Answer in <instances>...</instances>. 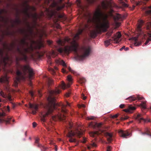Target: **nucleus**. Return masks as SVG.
I'll use <instances>...</instances> for the list:
<instances>
[{"mask_svg":"<svg viewBox=\"0 0 151 151\" xmlns=\"http://www.w3.org/2000/svg\"><path fill=\"white\" fill-rule=\"evenodd\" d=\"M43 44L41 42H40L37 44L35 47H34L32 45L28 48H24L23 51L21 50L20 48L18 47L16 49V50L18 53L22 56L21 58H18L16 57V64L18 67H19L21 71L18 69L17 70L16 74L17 77L16 80L14 81V82L16 84H17L18 82H19L20 80H24L26 78V76L27 72L29 73V79H31L32 78L34 73L32 69L28 65H20L19 61L20 60H24L25 62L27 61L28 57L26 53H29L32 57L33 55L32 53V52L35 49H40L42 46Z\"/></svg>","mask_w":151,"mask_h":151,"instance_id":"1","label":"nucleus"},{"mask_svg":"<svg viewBox=\"0 0 151 151\" xmlns=\"http://www.w3.org/2000/svg\"><path fill=\"white\" fill-rule=\"evenodd\" d=\"M88 22H91L96 25V29L90 32V35L92 38H95L97 34L102 32H106L109 27V23L108 19V15L103 13L99 7L94 13L93 17L91 18L89 14Z\"/></svg>","mask_w":151,"mask_h":151,"instance_id":"2","label":"nucleus"},{"mask_svg":"<svg viewBox=\"0 0 151 151\" xmlns=\"http://www.w3.org/2000/svg\"><path fill=\"white\" fill-rule=\"evenodd\" d=\"M61 91L59 88H56L55 90L49 91V96L47 98L48 102L44 106L45 110L41 113L42 117L41 120L43 122L45 121V118L49 116H51L54 109H56V107L61 106V111L64 114L67 113V110L65 107L67 106H70V104L66 102V105L59 104L55 102V96L60 93Z\"/></svg>","mask_w":151,"mask_h":151,"instance_id":"3","label":"nucleus"},{"mask_svg":"<svg viewBox=\"0 0 151 151\" xmlns=\"http://www.w3.org/2000/svg\"><path fill=\"white\" fill-rule=\"evenodd\" d=\"M70 39L69 38L66 37L63 40L59 39L57 42L58 47V51L62 55L65 54L68 55L70 52L72 50L74 51L76 53V57L79 60H82L86 57L88 56L90 54L91 51V47L88 46H85L82 47L81 52L83 53L82 55H79L77 53V47L76 44L72 46H67L64 47H61L63 46L66 42H69Z\"/></svg>","mask_w":151,"mask_h":151,"instance_id":"4","label":"nucleus"},{"mask_svg":"<svg viewBox=\"0 0 151 151\" xmlns=\"http://www.w3.org/2000/svg\"><path fill=\"white\" fill-rule=\"evenodd\" d=\"M4 49H0V67L5 68L7 65H10L12 62V59L8 55V51L13 50L14 44L12 43L9 47L6 43H3Z\"/></svg>","mask_w":151,"mask_h":151,"instance_id":"5","label":"nucleus"},{"mask_svg":"<svg viewBox=\"0 0 151 151\" xmlns=\"http://www.w3.org/2000/svg\"><path fill=\"white\" fill-rule=\"evenodd\" d=\"M122 36L121 33L119 32H117L114 36L112 37L111 39H108L104 42L105 45L107 47L112 42L118 43L120 40L119 39Z\"/></svg>","mask_w":151,"mask_h":151,"instance_id":"6","label":"nucleus"},{"mask_svg":"<svg viewBox=\"0 0 151 151\" xmlns=\"http://www.w3.org/2000/svg\"><path fill=\"white\" fill-rule=\"evenodd\" d=\"M68 134L67 135V136L70 138L69 141L70 142H76V139L73 138V137L75 136V134L78 138H80L81 136L83 134V132L79 130H77L76 132V133L73 132L72 130L70 131L68 130Z\"/></svg>","mask_w":151,"mask_h":151,"instance_id":"7","label":"nucleus"},{"mask_svg":"<svg viewBox=\"0 0 151 151\" xmlns=\"http://www.w3.org/2000/svg\"><path fill=\"white\" fill-rule=\"evenodd\" d=\"M5 116L6 114L3 111L2 113L0 112V124L4 122H5L6 124L10 123V121L12 118L8 117H6Z\"/></svg>","mask_w":151,"mask_h":151,"instance_id":"8","label":"nucleus"},{"mask_svg":"<svg viewBox=\"0 0 151 151\" xmlns=\"http://www.w3.org/2000/svg\"><path fill=\"white\" fill-rule=\"evenodd\" d=\"M67 80L68 81V83L67 85H66L64 82H62L60 85V88L63 89H65V88L66 87L68 88L70 87V85L72 83L73 79L71 76L70 75L68 76H67Z\"/></svg>","mask_w":151,"mask_h":151,"instance_id":"9","label":"nucleus"},{"mask_svg":"<svg viewBox=\"0 0 151 151\" xmlns=\"http://www.w3.org/2000/svg\"><path fill=\"white\" fill-rule=\"evenodd\" d=\"M9 83L8 78L6 74L1 76L0 78V83H4L6 84V89L7 90L9 89Z\"/></svg>","mask_w":151,"mask_h":151,"instance_id":"10","label":"nucleus"},{"mask_svg":"<svg viewBox=\"0 0 151 151\" xmlns=\"http://www.w3.org/2000/svg\"><path fill=\"white\" fill-rule=\"evenodd\" d=\"M113 11V10L111 9V16L113 17L114 20L116 23L118 21L122 20L123 18L121 15L118 14H116L115 15H114L111 13Z\"/></svg>","mask_w":151,"mask_h":151,"instance_id":"11","label":"nucleus"},{"mask_svg":"<svg viewBox=\"0 0 151 151\" xmlns=\"http://www.w3.org/2000/svg\"><path fill=\"white\" fill-rule=\"evenodd\" d=\"M138 99V100H140L142 99H144L145 98L143 97H140L139 95H137L136 96H129L128 98L126 99V100H128L130 102L135 101Z\"/></svg>","mask_w":151,"mask_h":151,"instance_id":"12","label":"nucleus"},{"mask_svg":"<svg viewBox=\"0 0 151 151\" xmlns=\"http://www.w3.org/2000/svg\"><path fill=\"white\" fill-rule=\"evenodd\" d=\"M39 139L37 138L35 139V145L40 148L41 151H45L47 148L42 145L39 143Z\"/></svg>","mask_w":151,"mask_h":151,"instance_id":"13","label":"nucleus"},{"mask_svg":"<svg viewBox=\"0 0 151 151\" xmlns=\"http://www.w3.org/2000/svg\"><path fill=\"white\" fill-rule=\"evenodd\" d=\"M119 133L120 136L124 138H127V137L130 135L128 130L125 131L120 130L119 131Z\"/></svg>","mask_w":151,"mask_h":151,"instance_id":"14","label":"nucleus"},{"mask_svg":"<svg viewBox=\"0 0 151 151\" xmlns=\"http://www.w3.org/2000/svg\"><path fill=\"white\" fill-rule=\"evenodd\" d=\"M101 6L102 8L105 10H107L108 9H111V3L107 1L106 2L103 1L101 3Z\"/></svg>","mask_w":151,"mask_h":151,"instance_id":"15","label":"nucleus"},{"mask_svg":"<svg viewBox=\"0 0 151 151\" xmlns=\"http://www.w3.org/2000/svg\"><path fill=\"white\" fill-rule=\"evenodd\" d=\"M29 108L33 109L32 111V113L33 114H36L38 108V106L37 105L29 103Z\"/></svg>","mask_w":151,"mask_h":151,"instance_id":"16","label":"nucleus"},{"mask_svg":"<svg viewBox=\"0 0 151 151\" xmlns=\"http://www.w3.org/2000/svg\"><path fill=\"white\" fill-rule=\"evenodd\" d=\"M144 23V22L142 20H139L138 21V25L137 27V30L139 34L142 33V27Z\"/></svg>","mask_w":151,"mask_h":151,"instance_id":"17","label":"nucleus"},{"mask_svg":"<svg viewBox=\"0 0 151 151\" xmlns=\"http://www.w3.org/2000/svg\"><path fill=\"white\" fill-rule=\"evenodd\" d=\"M0 94L4 98H7L11 103H12V101L13 99H12V96L10 95L9 94L6 95L2 91H1Z\"/></svg>","mask_w":151,"mask_h":151,"instance_id":"18","label":"nucleus"},{"mask_svg":"<svg viewBox=\"0 0 151 151\" xmlns=\"http://www.w3.org/2000/svg\"><path fill=\"white\" fill-rule=\"evenodd\" d=\"M105 136L107 138V141L109 143H111L113 140V134L112 133L106 132L105 134Z\"/></svg>","mask_w":151,"mask_h":151,"instance_id":"19","label":"nucleus"},{"mask_svg":"<svg viewBox=\"0 0 151 151\" xmlns=\"http://www.w3.org/2000/svg\"><path fill=\"white\" fill-rule=\"evenodd\" d=\"M29 7L28 8H25L24 10L21 11L27 17L30 18L31 17V13H29Z\"/></svg>","mask_w":151,"mask_h":151,"instance_id":"20","label":"nucleus"},{"mask_svg":"<svg viewBox=\"0 0 151 151\" xmlns=\"http://www.w3.org/2000/svg\"><path fill=\"white\" fill-rule=\"evenodd\" d=\"M83 31V30L82 29H79L78 32L76 34L74 37L73 41L74 42H76V41L78 40L79 38V35L81 34Z\"/></svg>","mask_w":151,"mask_h":151,"instance_id":"21","label":"nucleus"},{"mask_svg":"<svg viewBox=\"0 0 151 151\" xmlns=\"http://www.w3.org/2000/svg\"><path fill=\"white\" fill-rule=\"evenodd\" d=\"M31 17L33 19V21L35 25H37V20L38 18V16L37 14L36 13H35L34 14L31 13Z\"/></svg>","mask_w":151,"mask_h":151,"instance_id":"22","label":"nucleus"},{"mask_svg":"<svg viewBox=\"0 0 151 151\" xmlns=\"http://www.w3.org/2000/svg\"><path fill=\"white\" fill-rule=\"evenodd\" d=\"M63 116H64L63 117V116L62 115L60 116L57 115L55 116H52V118L54 120H55L57 119H58L61 120L65 119V116L64 114H63Z\"/></svg>","mask_w":151,"mask_h":151,"instance_id":"23","label":"nucleus"},{"mask_svg":"<svg viewBox=\"0 0 151 151\" xmlns=\"http://www.w3.org/2000/svg\"><path fill=\"white\" fill-rule=\"evenodd\" d=\"M136 108L132 106L131 105H130L128 107V108L127 109H125L124 110V111L126 112H130L131 111L135 109Z\"/></svg>","mask_w":151,"mask_h":151,"instance_id":"24","label":"nucleus"},{"mask_svg":"<svg viewBox=\"0 0 151 151\" xmlns=\"http://www.w3.org/2000/svg\"><path fill=\"white\" fill-rule=\"evenodd\" d=\"M136 118L139 122H140L142 121L145 122V120L142 117V115L141 114H138Z\"/></svg>","mask_w":151,"mask_h":151,"instance_id":"25","label":"nucleus"},{"mask_svg":"<svg viewBox=\"0 0 151 151\" xmlns=\"http://www.w3.org/2000/svg\"><path fill=\"white\" fill-rule=\"evenodd\" d=\"M89 134L91 136L94 137L95 135H98L99 133L97 132H91Z\"/></svg>","mask_w":151,"mask_h":151,"instance_id":"26","label":"nucleus"},{"mask_svg":"<svg viewBox=\"0 0 151 151\" xmlns=\"http://www.w3.org/2000/svg\"><path fill=\"white\" fill-rule=\"evenodd\" d=\"M48 85L49 86L52 85L53 83V80L50 78H47Z\"/></svg>","mask_w":151,"mask_h":151,"instance_id":"27","label":"nucleus"},{"mask_svg":"<svg viewBox=\"0 0 151 151\" xmlns=\"http://www.w3.org/2000/svg\"><path fill=\"white\" fill-rule=\"evenodd\" d=\"M145 13L147 15H151V6L149 7L148 9L145 12Z\"/></svg>","mask_w":151,"mask_h":151,"instance_id":"28","label":"nucleus"},{"mask_svg":"<svg viewBox=\"0 0 151 151\" xmlns=\"http://www.w3.org/2000/svg\"><path fill=\"white\" fill-rule=\"evenodd\" d=\"M146 101L142 102L140 104V106L141 107L144 109H145L146 108Z\"/></svg>","mask_w":151,"mask_h":151,"instance_id":"29","label":"nucleus"},{"mask_svg":"<svg viewBox=\"0 0 151 151\" xmlns=\"http://www.w3.org/2000/svg\"><path fill=\"white\" fill-rule=\"evenodd\" d=\"M29 7V9H31L32 11H35L36 10V9L34 6H29L28 5H26V7L25 8H28V7Z\"/></svg>","mask_w":151,"mask_h":151,"instance_id":"30","label":"nucleus"},{"mask_svg":"<svg viewBox=\"0 0 151 151\" xmlns=\"http://www.w3.org/2000/svg\"><path fill=\"white\" fill-rule=\"evenodd\" d=\"M58 53L57 52L53 50L51 53V56L53 57H55V56L58 55Z\"/></svg>","mask_w":151,"mask_h":151,"instance_id":"31","label":"nucleus"},{"mask_svg":"<svg viewBox=\"0 0 151 151\" xmlns=\"http://www.w3.org/2000/svg\"><path fill=\"white\" fill-rule=\"evenodd\" d=\"M21 43L23 45H24L26 43V39H22L20 41Z\"/></svg>","mask_w":151,"mask_h":151,"instance_id":"32","label":"nucleus"},{"mask_svg":"<svg viewBox=\"0 0 151 151\" xmlns=\"http://www.w3.org/2000/svg\"><path fill=\"white\" fill-rule=\"evenodd\" d=\"M15 22L17 24H19L21 23V21L19 18L16 19L15 21Z\"/></svg>","mask_w":151,"mask_h":151,"instance_id":"33","label":"nucleus"},{"mask_svg":"<svg viewBox=\"0 0 151 151\" xmlns=\"http://www.w3.org/2000/svg\"><path fill=\"white\" fill-rule=\"evenodd\" d=\"M68 126L67 128H69V129H71L73 127L72 123L69 122H68Z\"/></svg>","mask_w":151,"mask_h":151,"instance_id":"34","label":"nucleus"},{"mask_svg":"<svg viewBox=\"0 0 151 151\" xmlns=\"http://www.w3.org/2000/svg\"><path fill=\"white\" fill-rule=\"evenodd\" d=\"M128 119V117L127 116H124L121 117L120 118L121 120L123 121L126 120Z\"/></svg>","mask_w":151,"mask_h":151,"instance_id":"35","label":"nucleus"},{"mask_svg":"<svg viewBox=\"0 0 151 151\" xmlns=\"http://www.w3.org/2000/svg\"><path fill=\"white\" fill-rule=\"evenodd\" d=\"M129 49V48L128 47H125V46H123L121 47L119 50L121 51H122L123 49H124L125 51L128 50Z\"/></svg>","mask_w":151,"mask_h":151,"instance_id":"36","label":"nucleus"},{"mask_svg":"<svg viewBox=\"0 0 151 151\" xmlns=\"http://www.w3.org/2000/svg\"><path fill=\"white\" fill-rule=\"evenodd\" d=\"M113 33V30H111L108 32L106 34L108 36H110Z\"/></svg>","mask_w":151,"mask_h":151,"instance_id":"37","label":"nucleus"},{"mask_svg":"<svg viewBox=\"0 0 151 151\" xmlns=\"http://www.w3.org/2000/svg\"><path fill=\"white\" fill-rule=\"evenodd\" d=\"M77 5L79 7H81V2L80 0H76Z\"/></svg>","mask_w":151,"mask_h":151,"instance_id":"38","label":"nucleus"},{"mask_svg":"<svg viewBox=\"0 0 151 151\" xmlns=\"http://www.w3.org/2000/svg\"><path fill=\"white\" fill-rule=\"evenodd\" d=\"M60 63L62 64L63 66H67L66 64L63 60H61L60 61Z\"/></svg>","mask_w":151,"mask_h":151,"instance_id":"39","label":"nucleus"},{"mask_svg":"<svg viewBox=\"0 0 151 151\" xmlns=\"http://www.w3.org/2000/svg\"><path fill=\"white\" fill-rule=\"evenodd\" d=\"M49 71H50V72H51V73L52 75H54L55 74V71L52 68H50L49 69Z\"/></svg>","mask_w":151,"mask_h":151,"instance_id":"40","label":"nucleus"},{"mask_svg":"<svg viewBox=\"0 0 151 151\" xmlns=\"http://www.w3.org/2000/svg\"><path fill=\"white\" fill-rule=\"evenodd\" d=\"M141 42H137L136 41L134 43V45L136 46H139L141 45Z\"/></svg>","mask_w":151,"mask_h":151,"instance_id":"41","label":"nucleus"},{"mask_svg":"<svg viewBox=\"0 0 151 151\" xmlns=\"http://www.w3.org/2000/svg\"><path fill=\"white\" fill-rule=\"evenodd\" d=\"M102 125V124L101 123H96V126L98 128L101 127Z\"/></svg>","mask_w":151,"mask_h":151,"instance_id":"42","label":"nucleus"},{"mask_svg":"<svg viewBox=\"0 0 151 151\" xmlns=\"http://www.w3.org/2000/svg\"><path fill=\"white\" fill-rule=\"evenodd\" d=\"M85 79L84 78L81 79L80 80V83H84L85 82Z\"/></svg>","mask_w":151,"mask_h":151,"instance_id":"43","label":"nucleus"},{"mask_svg":"<svg viewBox=\"0 0 151 151\" xmlns=\"http://www.w3.org/2000/svg\"><path fill=\"white\" fill-rule=\"evenodd\" d=\"M87 119L88 120H93L94 119V117L93 116H90L87 117Z\"/></svg>","mask_w":151,"mask_h":151,"instance_id":"44","label":"nucleus"},{"mask_svg":"<svg viewBox=\"0 0 151 151\" xmlns=\"http://www.w3.org/2000/svg\"><path fill=\"white\" fill-rule=\"evenodd\" d=\"M150 41H151V38H148L146 42H145V45H147Z\"/></svg>","mask_w":151,"mask_h":151,"instance_id":"45","label":"nucleus"},{"mask_svg":"<svg viewBox=\"0 0 151 151\" xmlns=\"http://www.w3.org/2000/svg\"><path fill=\"white\" fill-rule=\"evenodd\" d=\"M20 32H21V33L22 34H24V33L25 34V35H26V37H28V35L25 33V31L24 30H23V29H21V30H20Z\"/></svg>","mask_w":151,"mask_h":151,"instance_id":"46","label":"nucleus"},{"mask_svg":"<svg viewBox=\"0 0 151 151\" xmlns=\"http://www.w3.org/2000/svg\"><path fill=\"white\" fill-rule=\"evenodd\" d=\"M68 69L71 72V73L74 74H75V72H74V70H72L70 67H69L68 68Z\"/></svg>","mask_w":151,"mask_h":151,"instance_id":"47","label":"nucleus"},{"mask_svg":"<svg viewBox=\"0 0 151 151\" xmlns=\"http://www.w3.org/2000/svg\"><path fill=\"white\" fill-rule=\"evenodd\" d=\"M119 116V114H116L115 115H113L111 117L113 118H116Z\"/></svg>","mask_w":151,"mask_h":151,"instance_id":"48","label":"nucleus"},{"mask_svg":"<svg viewBox=\"0 0 151 151\" xmlns=\"http://www.w3.org/2000/svg\"><path fill=\"white\" fill-rule=\"evenodd\" d=\"M71 94V92L69 91L68 92L66 93L65 96L67 97H68L70 96Z\"/></svg>","mask_w":151,"mask_h":151,"instance_id":"49","label":"nucleus"},{"mask_svg":"<svg viewBox=\"0 0 151 151\" xmlns=\"http://www.w3.org/2000/svg\"><path fill=\"white\" fill-rule=\"evenodd\" d=\"M91 145L93 147H97V145L95 144L94 142H93L91 144Z\"/></svg>","mask_w":151,"mask_h":151,"instance_id":"50","label":"nucleus"},{"mask_svg":"<svg viewBox=\"0 0 151 151\" xmlns=\"http://www.w3.org/2000/svg\"><path fill=\"white\" fill-rule=\"evenodd\" d=\"M111 147L110 146H108L107 147L106 151H111Z\"/></svg>","mask_w":151,"mask_h":151,"instance_id":"51","label":"nucleus"},{"mask_svg":"<svg viewBox=\"0 0 151 151\" xmlns=\"http://www.w3.org/2000/svg\"><path fill=\"white\" fill-rule=\"evenodd\" d=\"M141 134L142 135H145V134H147V135H149V133H148L147 132H141Z\"/></svg>","mask_w":151,"mask_h":151,"instance_id":"52","label":"nucleus"},{"mask_svg":"<svg viewBox=\"0 0 151 151\" xmlns=\"http://www.w3.org/2000/svg\"><path fill=\"white\" fill-rule=\"evenodd\" d=\"M125 106L124 104H121L119 106V107L121 108L122 109L124 108Z\"/></svg>","mask_w":151,"mask_h":151,"instance_id":"53","label":"nucleus"},{"mask_svg":"<svg viewBox=\"0 0 151 151\" xmlns=\"http://www.w3.org/2000/svg\"><path fill=\"white\" fill-rule=\"evenodd\" d=\"M33 126L34 127H36L37 126V124L35 122H33L32 123Z\"/></svg>","mask_w":151,"mask_h":151,"instance_id":"54","label":"nucleus"},{"mask_svg":"<svg viewBox=\"0 0 151 151\" xmlns=\"http://www.w3.org/2000/svg\"><path fill=\"white\" fill-rule=\"evenodd\" d=\"M29 93H30V94L31 95V96L32 97H33L34 96L33 92L32 91H29Z\"/></svg>","mask_w":151,"mask_h":151,"instance_id":"55","label":"nucleus"},{"mask_svg":"<svg viewBox=\"0 0 151 151\" xmlns=\"http://www.w3.org/2000/svg\"><path fill=\"white\" fill-rule=\"evenodd\" d=\"M63 15L62 14H60L58 15V17L60 18H63Z\"/></svg>","mask_w":151,"mask_h":151,"instance_id":"56","label":"nucleus"},{"mask_svg":"<svg viewBox=\"0 0 151 151\" xmlns=\"http://www.w3.org/2000/svg\"><path fill=\"white\" fill-rule=\"evenodd\" d=\"M6 34L7 35H11V33L9 31H6Z\"/></svg>","mask_w":151,"mask_h":151,"instance_id":"57","label":"nucleus"},{"mask_svg":"<svg viewBox=\"0 0 151 151\" xmlns=\"http://www.w3.org/2000/svg\"><path fill=\"white\" fill-rule=\"evenodd\" d=\"M47 43L48 44L50 45L52 43V41L50 40H48L47 41Z\"/></svg>","mask_w":151,"mask_h":151,"instance_id":"58","label":"nucleus"},{"mask_svg":"<svg viewBox=\"0 0 151 151\" xmlns=\"http://www.w3.org/2000/svg\"><path fill=\"white\" fill-rule=\"evenodd\" d=\"M83 141H81V142H82L83 143H85L86 142V139L85 138L83 137Z\"/></svg>","mask_w":151,"mask_h":151,"instance_id":"59","label":"nucleus"},{"mask_svg":"<svg viewBox=\"0 0 151 151\" xmlns=\"http://www.w3.org/2000/svg\"><path fill=\"white\" fill-rule=\"evenodd\" d=\"M5 11V10L4 9H1L0 10V14H1L3 12H4Z\"/></svg>","mask_w":151,"mask_h":151,"instance_id":"60","label":"nucleus"},{"mask_svg":"<svg viewBox=\"0 0 151 151\" xmlns=\"http://www.w3.org/2000/svg\"><path fill=\"white\" fill-rule=\"evenodd\" d=\"M82 99H83V100H85L86 99V96H85L84 95H83L82 96Z\"/></svg>","mask_w":151,"mask_h":151,"instance_id":"61","label":"nucleus"},{"mask_svg":"<svg viewBox=\"0 0 151 151\" xmlns=\"http://www.w3.org/2000/svg\"><path fill=\"white\" fill-rule=\"evenodd\" d=\"M50 59H51L50 57V56H49V57H48V59H49V63H50V64H52V63H51V62L50 61Z\"/></svg>","mask_w":151,"mask_h":151,"instance_id":"62","label":"nucleus"},{"mask_svg":"<svg viewBox=\"0 0 151 151\" xmlns=\"http://www.w3.org/2000/svg\"><path fill=\"white\" fill-rule=\"evenodd\" d=\"M7 110L8 111H9V110H10V107H9V106H8L7 107Z\"/></svg>","mask_w":151,"mask_h":151,"instance_id":"63","label":"nucleus"},{"mask_svg":"<svg viewBox=\"0 0 151 151\" xmlns=\"http://www.w3.org/2000/svg\"><path fill=\"white\" fill-rule=\"evenodd\" d=\"M123 5L124 6H125V7H127L128 6L127 5V4H126L124 3H123Z\"/></svg>","mask_w":151,"mask_h":151,"instance_id":"64","label":"nucleus"}]
</instances>
